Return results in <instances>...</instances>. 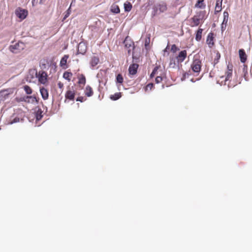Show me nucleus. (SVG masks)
Wrapping results in <instances>:
<instances>
[{
	"instance_id": "6",
	"label": "nucleus",
	"mask_w": 252,
	"mask_h": 252,
	"mask_svg": "<svg viewBox=\"0 0 252 252\" xmlns=\"http://www.w3.org/2000/svg\"><path fill=\"white\" fill-rule=\"evenodd\" d=\"M214 34L213 32H210L207 37L206 43L210 48H212L214 45Z\"/></svg>"
},
{
	"instance_id": "33",
	"label": "nucleus",
	"mask_w": 252,
	"mask_h": 252,
	"mask_svg": "<svg viewBox=\"0 0 252 252\" xmlns=\"http://www.w3.org/2000/svg\"><path fill=\"white\" fill-rule=\"evenodd\" d=\"M176 66V62L175 60L171 59L170 61V63L169 64V66L171 68H174Z\"/></svg>"
},
{
	"instance_id": "24",
	"label": "nucleus",
	"mask_w": 252,
	"mask_h": 252,
	"mask_svg": "<svg viewBox=\"0 0 252 252\" xmlns=\"http://www.w3.org/2000/svg\"><path fill=\"white\" fill-rule=\"evenodd\" d=\"M122 96V93L121 92L116 93L114 94L110 95V99L112 100H117Z\"/></svg>"
},
{
	"instance_id": "4",
	"label": "nucleus",
	"mask_w": 252,
	"mask_h": 252,
	"mask_svg": "<svg viewBox=\"0 0 252 252\" xmlns=\"http://www.w3.org/2000/svg\"><path fill=\"white\" fill-rule=\"evenodd\" d=\"M28 14V10L22 9L21 7H18L15 10V15L18 17L21 20L25 19Z\"/></svg>"
},
{
	"instance_id": "16",
	"label": "nucleus",
	"mask_w": 252,
	"mask_h": 252,
	"mask_svg": "<svg viewBox=\"0 0 252 252\" xmlns=\"http://www.w3.org/2000/svg\"><path fill=\"white\" fill-rule=\"evenodd\" d=\"M87 51V47L84 43H80L78 46V52L81 54H84Z\"/></svg>"
},
{
	"instance_id": "30",
	"label": "nucleus",
	"mask_w": 252,
	"mask_h": 252,
	"mask_svg": "<svg viewBox=\"0 0 252 252\" xmlns=\"http://www.w3.org/2000/svg\"><path fill=\"white\" fill-rule=\"evenodd\" d=\"M158 8L160 12H163L166 10L167 7L165 4L163 3V4H159L158 5Z\"/></svg>"
},
{
	"instance_id": "38",
	"label": "nucleus",
	"mask_w": 252,
	"mask_h": 252,
	"mask_svg": "<svg viewBox=\"0 0 252 252\" xmlns=\"http://www.w3.org/2000/svg\"><path fill=\"white\" fill-rule=\"evenodd\" d=\"M86 99H87L86 98H85L83 96H79L77 98L76 101L83 102L86 101Z\"/></svg>"
},
{
	"instance_id": "26",
	"label": "nucleus",
	"mask_w": 252,
	"mask_h": 252,
	"mask_svg": "<svg viewBox=\"0 0 252 252\" xmlns=\"http://www.w3.org/2000/svg\"><path fill=\"white\" fill-rule=\"evenodd\" d=\"M206 6L205 4L199 0H197V2L195 4V7L200 8H204Z\"/></svg>"
},
{
	"instance_id": "36",
	"label": "nucleus",
	"mask_w": 252,
	"mask_h": 252,
	"mask_svg": "<svg viewBox=\"0 0 252 252\" xmlns=\"http://www.w3.org/2000/svg\"><path fill=\"white\" fill-rule=\"evenodd\" d=\"M42 112L41 111H38L36 114V118L37 120H39L41 119L42 116L41 115Z\"/></svg>"
},
{
	"instance_id": "8",
	"label": "nucleus",
	"mask_w": 252,
	"mask_h": 252,
	"mask_svg": "<svg viewBox=\"0 0 252 252\" xmlns=\"http://www.w3.org/2000/svg\"><path fill=\"white\" fill-rule=\"evenodd\" d=\"M233 71V65L232 64H228L227 67V71L225 72L226 77L225 78V82L229 80L232 77Z\"/></svg>"
},
{
	"instance_id": "12",
	"label": "nucleus",
	"mask_w": 252,
	"mask_h": 252,
	"mask_svg": "<svg viewBox=\"0 0 252 252\" xmlns=\"http://www.w3.org/2000/svg\"><path fill=\"white\" fill-rule=\"evenodd\" d=\"M138 67V64L137 63H133L131 64L128 68V71L130 74L134 75L137 72V70Z\"/></svg>"
},
{
	"instance_id": "41",
	"label": "nucleus",
	"mask_w": 252,
	"mask_h": 252,
	"mask_svg": "<svg viewBox=\"0 0 252 252\" xmlns=\"http://www.w3.org/2000/svg\"><path fill=\"white\" fill-rule=\"evenodd\" d=\"M19 122V118L18 117L15 118L11 122L9 123L10 124H12L15 123H17Z\"/></svg>"
},
{
	"instance_id": "1",
	"label": "nucleus",
	"mask_w": 252,
	"mask_h": 252,
	"mask_svg": "<svg viewBox=\"0 0 252 252\" xmlns=\"http://www.w3.org/2000/svg\"><path fill=\"white\" fill-rule=\"evenodd\" d=\"M205 19V10L196 12L195 14L188 20L189 22V25L191 27H197L200 24H203Z\"/></svg>"
},
{
	"instance_id": "40",
	"label": "nucleus",
	"mask_w": 252,
	"mask_h": 252,
	"mask_svg": "<svg viewBox=\"0 0 252 252\" xmlns=\"http://www.w3.org/2000/svg\"><path fill=\"white\" fill-rule=\"evenodd\" d=\"M150 42V37H148L146 38V39H145V47H147V46H148L149 45Z\"/></svg>"
},
{
	"instance_id": "21",
	"label": "nucleus",
	"mask_w": 252,
	"mask_h": 252,
	"mask_svg": "<svg viewBox=\"0 0 252 252\" xmlns=\"http://www.w3.org/2000/svg\"><path fill=\"white\" fill-rule=\"evenodd\" d=\"M203 31L202 29L199 28L196 31L195 34V40L196 41H199L201 40Z\"/></svg>"
},
{
	"instance_id": "20",
	"label": "nucleus",
	"mask_w": 252,
	"mask_h": 252,
	"mask_svg": "<svg viewBox=\"0 0 252 252\" xmlns=\"http://www.w3.org/2000/svg\"><path fill=\"white\" fill-rule=\"evenodd\" d=\"M9 94L7 91L4 90L0 92V101H4L9 96Z\"/></svg>"
},
{
	"instance_id": "9",
	"label": "nucleus",
	"mask_w": 252,
	"mask_h": 252,
	"mask_svg": "<svg viewBox=\"0 0 252 252\" xmlns=\"http://www.w3.org/2000/svg\"><path fill=\"white\" fill-rule=\"evenodd\" d=\"M187 51L183 50L179 53V55L176 57V59L179 63H182L185 60V59L187 57Z\"/></svg>"
},
{
	"instance_id": "11",
	"label": "nucleus",
	"mask_w": 252,
	"mask_h": 252,
	"mask_svg": "<svg viewBox=\"0 0 252 252\" xmlns=\"http://www.w3.org/2000/svg\"><path fill=\"white\" fill-rule=\"evenodd\" d=\"M78 84L81 88H83L86 84V77L84 75L81 74H79L78 76Z\"/></svg>"
},
{
	"instance_id": "13",
	"label": "nucleus",
	"mask_w": 252,
	"mask_h": 252,
	"mask_svg": "<svg viewBox=\"0 0 252 252\" xmlns=\"http://www.w3.org/2000/svg\"><path fill=\"white\" fill-rule=\"evenodd\" d=\"M99 62V58L98 56H93L91 57L90 62L92 67L95 66Z\"/></svg>"
},
{
	"instance_id": "23",
	"label": "nucleus",
	"mask_w": 252,
	"mask_h": 252,
	"mask_svg": "<svg viewBox=\"0 0 252 252\" xmlns=\"http://www.w3.org/2000/svg\"><path fill=\"white\" fill-rule=\"evenodd\" d=\"M111 11L112 13L118 14L120 12V9L118 5L113 4L111 7Z\"/></svg>"
},
{
	"instance_id": "2",
	"label": "nucleus",
	"mask_w": 252,
	"mask_h": 252,
	"mask_svg": "<svg viewBox=\"0 0 252 252\" xmlns=\"http://www.w3.org/2000/svg\"><path fill=\"white\" fill-rule=\"evenodd\" d=\"M124 43L126 48L127 50L128 54L130 55L134 48L133 41L128 36H126L124 41Z\"/></svg>"
},
{
	"instance_id": "37",
	"label": "nucleus",
	"mask_w": 252,
	"mask_h": 252,
	"mask_svg": "<svg viewBox=\"0 0 252 252\" xmlns=\"http://www.w3.org/2000/svg\"><path fill=\"white\" fill-rule=\"evenodd\" d=\"M26 98L27 99H32V102H37V100L35 96H27Z\"/></svg>"
},
{
	"instance_id": "5",
	"label": "nucleus",
	"mask_w": 252,
	"mask_h": 252,
	"mask_svg": "<svg viewBox=\"0 0 252 252\" xmlns=\"http://www.w3.org/2000/svg\"><path fill=\"white\" fill-rule=\"evenodd\" d=\"M38 81L41 84H45L47 81V74L44 71H40L38 73Z\"/></svg>"
},
{
	"instance_id": "27",
	"label": "nucleus",
	"mask_w": 252,
	"mask_h": 252,
	"mask_svg": "<svg viewBox=\"0 0 252 252\" xmlns=\"http://www.w3.org/2000/svg\"><path fill=\"white\" fill-rule=\"evenodd\" d=\"M229 14L227 11H224L223 12V20L222 24H226L227 23L228 20Z\"/></svg>"
},
{
	"instance_id": "7",
	"label": "nucleus",
	"mask_w": 252,
	"mask_h": 252,
	"mask_svg": "<svg viewBox=\"0 0 252 252\" xmlns=\"http://www.w3.org/2000/svg\"><path fill=\"white\" fill-rule=\"evenodd\" d=\"M75 94V91L73 87H72L71 89L67 91L65 94V97L66 99L72 100L74 98Z\"/></svg>"
},
{
	"instance_id": "32",
	"label": "nucleus",
	"mask_w": 252,
	"mask_h": 252,
	"mask_svg": "<svg viewBox=\"0 0 252 252\" xmlns=\"http://www.w3.org/2000/svg\"><path fill=\"white\" fill-rule=\"evenodd\" d=\"M158 68H159V67H158V66H156V67L154 68V69H153V71H152V73L151 74V75H150V76H151V78L154 77L155 76V75L156 74H157V71H158Z\"/></svg>"
},
{
	"instance_id": "19",
	"label": "nucleus",
	"mask_w": 252,
	"mask_h": 252,
	"mask_svg": "<svg viewBox=\"0 0 252 252\" xmlns=\"http://www.w3.org/2000/svg\"><path fill=\"white\" fill-rule=\"evenodd\" d=\"M239 54L241 62L244 63L247 60V55L245 51L243 49H240L239 51Z\"/></svg>"
},
{
	"instance_id": "39",
	"label": "nucleus",
	"mask_w": 252,
	"mask_h": 252,
	"mask_svg": "<svg viewBox=\"0 0 252 252\" xmlns=\"http://www.w3.org/2000/svg\"><path fill=\"white\" fill-rule=\"evenodd\" d=\"M162 81V77L161 76H157L156 78V82L157 83H160Z\"/></svg>"
},
{
	"instance_id": "10",
	"label": "nucleus",
	"mask_w": 252,
	"mask_h": 252,
	"mask_svg": "<svg viewBox=\"0 0 252 252\" xmlns=\"http://www.w3.org/2000/svg\"><path fill=\"white\" fill-rule=\"evenodd\" d=\"M68 55H64L61 60L60 65L63 69L67 68V60L69 58Z\"/></svg>"
},
{
	"instance_id": "15",
	"label": "nucleus",
	"mask_w": 252,
	"mask_h": 252,
	"mask_svg": "<svg viewBox=\"0 0 252 252\" xmlns=\"http://www.w3.org/2000/svg\"><path fill=\"white\" fill-rule=\"evenodd\" d=\"M222 0H217L215 8V13L217 14L221 11L222 7Z\"/></svg>"
},
{
	"instance_id": "34",
	"label": "nucleus",
	"mask_w": 252,
	"mask_h": 252,
	"mask_svg": "<svg viewBox=\"0 0 252 252\" xmlns=\"http://www.w3.org/2000/svg\"><path fill=\"white\" fill-rule=\"evenodd\" d=\"M179 49L177 47V46L175 44H173L171 46V51L173 53L176 52L178 50H179Z\"/></svg>"
},
{
	"instance_id": "31",
	"label": "nucleus",
	"mask_w": 252,
	"mask_h": 252,
	"mask_svg": "<svg viewBox=\"0 0 252 252\" xmlns=\"http://www.w3.org/2000/svg\"><path fill=\"white\" fill-rule=\"evenodd\" d=\"M220 58V55L219 52H217L216 57L214 60V63L216 64L219 63V60Z\"/></svg>"
},
{
	"instance_id": "17",
	"label": "nucleus",
	"mask_w": 252,
	"mask_h": 252,
	"mask_svg": "<svg viewBox=\"0 0 252 252\" xmlns=\"http://www.w3.org/2000/svg\"><path fill=\"white\" fill-rule=\"evenodd\" d=\"M40 92L41 94L42 97L43 99L46 100L48 99L49 96L48 91L47 89L44 87L40 88Z\"/></svg>"
},
{
	"instance_id": "35",
	"label": "nucleus",
	"mask_w": 252,
	"mask_h": 252,
	"mask_svg": "<svg viewBox=\"0 0 252 252\" xmlns=\"http://www.w3.org/2000/svg\"><path fill=\"white\" fill-rule=\"evenodd\" d=\"M154 88V84L153 83H149L148 85H146L145 87L146 90H152V89Z\"/></svg>"
},
{
	"instance_id": "29",
	"label": "nucleus",
	"mask_w": 252,
	"mask_h": 252,
	"mask_svg": "<svg viewBox=\"0 0 252 252\" xmlns=\"http://www.w3.org/2000/svg\"><path fill=\"white\" fill-rule=\"evenodd\" d=\"M24 89L27 94H32V90L30 86L25 85L24 86Z\"/></svg>"
},
{
	"instance_id": "3",
	"label": "nucleus",
	"mask_w": 252,
	"mask_h": 252,
	"mask_svg": "<svg viewBox=\"0 0 252 252\" xmlns=\"http://www.w3.org/2000/svg\"><path fill=\"white\" fill-rule=\"evenodd\" d=\"M191 67L193 72L199 73L201 68V61L199 59H194L191 65Z\"/></svg>"
},
{
	"instance_id": "42",
	"label": "nucleus",
	"mask_w": 252,
	"mask_h": 252,
	"mask_svg": "<svg viewBox=\"0 0 252 252\" xmlns=\"http://www.w3.org/2000/svg\"><path fill=\"white\" fill-rule=\"evenodd\" d=\"M63 85L61 82H59L58 83V86L59 88H62L63 87Z\"/></svg>"
},
{
	"instance_id": "18",
	"label": "nucleus",
	"mask_w": 252,
	"mask_h": 252,
	"mask_svg": "<svg viewBox=\"0 0 252 252\" xmlns=\"http://www.w3.org/2000/svg\"><path fill=\"white\" fill-rule=\"evenodd\" d=\"M84 93L85 95H86L88 97L92 96L94 94V92L92 88L89 85L87 86L85 88Z\"/></svg>"
},
{
	"instance_id": "28",
	"label": "nucleus",
	"mask_w": 252,
	"mask_h": 252,
	"mask_svg": "<svg viewBox=\"0 0 252 252\" xmlns=\"http://www.w3.org/2000/svg\"><path fill=\"white\" fill-rule=\"evenodd\" d=\"M124 81V79L123 76L121 74H119L117 75L116 77V82L117 83H119L122 84Z\"/></svg>"
},
{
	"instance_id": "25",
	"label": "nucleus",
	"mask_w": 252,
	"mask_h": 252,
	"mask_svg": "<svg viewBox=\"0 0 252 252\" xmlns=\"http://www.w3.org/2000/svg\"><path fill=\"white\" fill-rule=\"evenodd\" d=\"M125 11L129 12L132 8V4L129 2H126L124 3Z\"/></svg>"
},
{
	"instance_id": "22",
	"label": "nucleus",
	"mask_w": 252,
	"mask_h": 252,
	"mask_svg": "<svg viewBox=\"0 0 252 252\" xmlns=\"http://www.w3.org/2000/svg\"><path fill=\"white\" fill-rule=\"evenodd\" d=\"M73 76V74L71 72L68 71H65L63 74V77L67 80L68 82L71 81V79Z\"/></svg>"
},
{
	"instance_id": "43",
	"label": "nucleus",
	"mask_w": 252,
	"mask_h": 252,
	"mask_svg": "<svg viewBox=\"0 0 252 252\" xmlns=\"http://www.w3.org/2000/svg\"><path fill=\"white\" fill-rule=\"evenodd\" d=\"M69 12H68L67 13H66V15H65V17H67L68 16V15H69Z\"/></svg>"
},
{
	"instance_id": "14",
	"label": "nucleus",
	"mask_w": 252,
	"mask_h": 252,
	"mask_svg": "<svg viewBox=\"0 0 252 252\" xmlns=\"http://www.w3.org/2000/svg\"><path fill=\"white\" fill-rule=\"evenodd\" d=\"M20 43H17L13 45H11L9 47V49L11 52L13 53L16 54L20 52V49L19 48Z\"/></svg>"
}]
</instances>
